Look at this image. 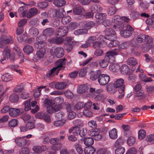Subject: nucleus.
I'll return each mask as SVG.
<instances>
[{
    "instance_id": "5",
    "label": "nucleus",
    "mask_w": 154,
    "mask_h": 154,
    "mask_svg": "<svg viewBox=\"0 0 154 154\" xmlns=\"http://www.w3.org/2000/svg\"><path fill=\"white\" fill-rule=\"evenodd\" d=\"M124 81L122 79H119L116 80L113 83L114 88H119L118 91L120 93L122 94L124 92L125 90V85H124Z\"/></svg>"
},
{
    "instance_id": "21",
    "label": "nucleus",
    "mask_w": 154,
    "mask_h": 154,
    "mask_svg": "<svg viewBox=\"0 0 154 154\" xmlns=\"http://www.w3.org/2000/svg\"><path fill=\"white\" fill-rule=\"evenodd\" d=\"M54 30L53 28H48L45 29L43 31V35L45 36H50L54 33Z\"/></svg>"
},
{
    "instance_id": "8",
    "label": "nucleus",
    "mask_w": 154,
    "mask_h": 154,
    "mask_svg": "<svg viewBox=\"0 0 154 154\" xmlns=\"http://www.w3.org/2000/svg\"><path fill=\"white\" fill-rule=\"evenodd\" d=\"M125 29L122 30L120 32L121 35L125 38L130 37L132 34L131 32L134 31V29L130 25L125 26Z\"/></svg>"
},
{
    "instance_id": "58",
    "label": "nucleus",
    "mask_w": 154,
    "mask_h": 154,
    "mask_svg": "<svg viewBox=\"0 0 154 154\" xmlns=\"http://www.w3.org/2000/svg\"><path fill=\"white\" fill-rule=\"evenodd\" d=\"M83 114L88 117H90L92 116V113L89 109H85L83 111Z\"/></svg>"
},
{
    "instance_id": "1",
    "label": "nucleus",
    "mask_w": 154,
    "mask_h": 154,
    "mask_svg": "<svg viewBox=\"0 0 154 154\" xmlns=\"http://www.w3.org/2000/svg\"><path fill=\"white\" fill-rule=\"evenodd\" d=\"M115 51H110L107 52L104 58L100 61V65L101 67L103 68L106 67L108 65L110 60H114V56L118 54V52L116 51V49H115Z\"/></svg>"
},
{
    "instance_id": "64",
    "label": "nucleus",
    "mask_w": 154,
    "mask_h": 154,
    "mask_svg": "<svg viewBox=\"0 0 154 154\" xmlns=\"http://www.w3.org/2000/svg\"><path fill=\"white\" fill-rule=\"evenodd\" d=\"M137 152L135 147H131L128 151L126 154H136Z\"/></svg>"
},
{
    "instance_id": "15",
    "label": "nucleus",
    "mask_w": 154,
    "mask_h": 154,
    "mask_svg": "<svg viewBox=\"0 0 154 154\" xmlns=\"http://www.w3.org/2000/svg\"><path fill=\"white\" fill-rule=\"evenodd\" d=\"M109 42L106 40L102 39L100 41H95L93 42V47L94 48H103Z\"/></svg>"
},
{
    "instance_id": "39",
    "label": "nucleus",
    "mask_w": 154,
    "mask_h": 154,
    "mask_svg": "<svg viewBox=\"0 0 154 154\" xmlns=\"http://www.w3.org/2000/svg\"><path fill=\"white\" fill-rule=\"evenodd\" d=\"M3 81L5 82H9L12 80V76L8 74H5L3 75L2 77Z\"/></svg>"
},
{
    "instance_id": "29",
    "label": "nucleus",
    "mask_w": 154,
    "mask_h": 154,
    "mask_svg": "<svg viewBox=\"0 0 154 154\" xmlns=\"http://www.w3.org/2000/svg\"><path fill=\"white\" fill-rule=\"evenodd\" d=\"M101 72L100 70H98L94 73H91L90 77V79L93 81L97 79H98L100 75Z\"/></svg>"
},
{
    "instance_id": "53",
    "label": "nucleus",
    "mask_w": 154,
    "mask_h": 154,
    "mask_svg": "<svg viewBox=\"0 0 154 154\" xmlns=\"http://www.w3.org/2000/svg\"><path fill=\"white\" fill-rule=\"evenodd\" d=\"M87 32V30L85 29H79L75 30L74 32V34L76 35H79L86 33Z\"/></svg>"
},
{
    "instance_id": "7",
    "label": "nucleus",
    "mask_w": 154,
    "mask_h": 154,
    "mask_svg": "<svg viewBox=\"0 0 154 154\" xmlns=\"http://www.w3.org/2000/svg\"><path fill=\"white\" fill-rule=\"evenodd\" d=\"M109 76L106 74H102L101 71L100 75L98 78V82L101 85H105L107 84L110 80Z\"/></svg>"
},
{
    "instance_id": "12",
    "label": "nucleus",
    "mask_w": 154,
    "mask_h": 154,
    "mask_svg": "<svg viewBox=\"0 0 154 154\" xmlns=\"http://www.w3.org/2000/svg\"><path fill=\"white\" fill-rule=\"evenodd\" d=\"M127 63L131 67L130 69L131 71H134L136 69L135 66L138 64V62L135 58L133 57H131L127 60Z\"/></svg>"
},
{
    "instance_id": "38",
    "label": "nucleus",
    "mask_w": 154,
    "mask_h": 154,
    "mask_svg": "<svg viewBox=\"0 0 154 154\" xmlns=\"http://www.w3.org/2000/svg\"><path fill=\"white\" fill-rule=\"evenodd\" d=\"M66 3L65 0H54V3L57 7H62Z\"/></svg>"
},
{
    "instance_id": "11",
    "label": "nucleus",
    "mask_w": 154,
    "mask_h": 154,
    "mask_svg": "<svg viewBox=\"0 0 154 154\" xmlns=\"http://www.w3.org/2000/svg\"><path fill=\"white\" fill-rule=\"evenodd\" d=\"M146 42L142 45V48L145 50H147L150 49L153 45V39L149 35H146Z\"/></svg>"
},
{
    "instance_id": "17",
    "label": "nucleus",
    "mask_w": 154,
    "mask_h": 154,
    "mask_svg": "<svg viewBox=\"0 0 154 154\" xmlns=\"http://www.w3.org/2000/svg\"><path fill=\"white\" fill-rule=\"evenodd\" d=\"M63 41L64 39L63 38L57 37H54L48 39V42L50 44H55L57 45L61 44Z\"/></svg>"
},
{
    "instance_id": "16",
    "label": "nucleus",
    "mask_w": 154,
    "mask_h": 154,
    "mask_svg": "<svg viewBox=\"0 0 154 154\" xmlns=\"http://www.w3.org/2000/svg\"><path fill=\"white\" fill-rule=\"evenodd\" d=\"M25 137H18L15 140L16 144L19 147H21L25 146L26 143V140L25 139Z\"/></svg>"
},
{
    "instance_id": "36",
    "label": "nucleus",
    "mask_w": 154,
    "mask_h": 154,
    "mask_svg": "<svg viewBox=\"0 0 154 154\" xmlns=\"http://www.w3.org/2000/svg\"><path fill=\"white\" fill-rule=\"evenodd\" d=\"M109 69L112 71L116 72H117L119 70L120 67L118 64H112L110 65Z\"/></svg>"
},
{
    "instance_id": "9",
    "label": "nucleus",
    "mask_w": 154,
    "mask_h": 154,
    "mask_svg": "<svg viewBox=\"0 0 154 154\" xmlns=\"http://www.w3.org/2000/svg\"><path fill=\"white\" fill-rule=\"evenodd\" d=\"M46 39V38L42 35H40L39 37H37L36 39L38 42L35 43V47L41 49V48L46 45L45 41Z\"/></svg>"
},
{
    "instance_id": "4",
    "label": "nucleus",
    "mask_w": 154,
    "mask_h": 154,
    "mask_svg": "<svg viewBox=\"0 0 154 154\" xmlns=\"http://www.w3.org/2000/svg\"><path fill=\"white\" fill-rule=\"evenodd\" d=\"M11 50L9 48L5 49L3 52V55L4 57L1 59V61H3L6 59H9L11 62H13L14 61L15 54L13 53L11 54Z\"/></svg>"
},
{
    "instance_id": "31",
    "label": "nucleus",
    "mask_w": 154,
    "mask_h": 154,
    "mask_svg": "<svg viewBox=\"0 0 154 154\" xmlns=\"http://www.w3.org/2000/svg\"><path fill=\"white\" fill-rule=\"evenodd\" d=\"M23 51L27 54H29L33 52V49L32 46L26 45L24 47Z\"/></svg>"
},
{
    "instance_id": "18",
    "label": "nucleus",
    "mask_w": 154,
    "mask_h": 154,
    "mask_svg": "<svg viewBox=\"0 0 154 154\" xmlns=\"http://www.w3.org/2000/svg\"><path fill=\"white\" fill-rule=\"evenodd\" d=\"M63 49L61 47H58L55 49L54 51V55L58 58H61L64 55Z\"/></svg>"
},
{
    "instance_id": "57",
    "label": "nucleus",
    "mask_w": 154,
    "mask_h": 154,
    "mask_svg": "<svg viewBox=\"0 0 154 154\" xmlns=\"http://www.w3.org/2000/svg\"><path fill=\"white\" fill-rule=\"evenodd\" d=\"M48 5V3L46 2H40L38 4V6L41 9H43L46 8Z\"/></svg>"
},
{
    "instance_id": "45",
    "label": "nucleus",
    "mask_w": 154,
    "mask_h": 154,
    "mask_svg": "<svg viewBox=\"0 0 154 154\" xmlns=\"http://www.w3.org/2000/svg\"><path fill=\"white\" fill-rule=\"evenodd\" d=\"M18 120L17 119H13L8 122V126L10 127H14L18 124Z\"/></svg>"
},
{
    "instance_id": "34",
    "label": "nucleus",
    "mask_w": 154,
    "mask_h": 154,
    "mask_svg": "<svg viewBox=\"0 0 154 154\" xmlns=\"http://www.w3.org/2000/svg\"><path fill=\"white\" fill-rule=\"evenodd\" d=\"M55 121L53 123L54 125L56 127H60L63 126L65 123L66 120L65 119Z\"/></svg>"
},
{
    "instance_id": "48",
    "label": "nucleus",
    "mask_w": 154,
    "mask_h": 154,
    "mask_svg": "<svg viewBox=\"0 0 154 154\" xmlns=\"http://www.w3.org/2000/svg\"><path fill=\"white\" fill-rule=\"evenodd\" d=\"M71 20V18L69 16H67L65 17H63L62 18V22L63 24L65 25L69 23Z\"/></svg>"
},
{
    "instance_id": "43",
    "label": "nucleus",
    "mask_w": 154,
    "mask_h": 154,
    "mask_svg": "<svg viewBox=\"0 0 154 154\" xmlns=\"http://www.w3.org/2000/svg\"><path fill=\"white\" fill-rule=\"evenodd\" d=\"M135 137L132 136H130L127 139V142L129 146H131L135 143Z\"/></svg>"
},
{
    "instance_id": "20",
    "label": "nucleus",
    "mask_w": 154,
    "mask_h": 154,
    "mask_svg": "<svg viewBox=\"0 0 154 154\" xmlns=\"http://www.w3.org/2000/svg\"><path fill=\"white\" fill-rule=\"evenodd\" d=\"M66 28L65 27L58 28L56 30V34L58 35L63 37L67 33Z\"/></svg>"
},
{
    "instance_id": "56",
    "label": "nucleus",
    "mask_w": 154,
    "mask_h": 154,
    "mask_svg": "<svg viewBox=\"0 0 154 154\" xmlns=\"http://www.w3.org/2000/svg\"><path fill=\"white\" fill-rule=\"evenodd\" d=\"M129 45V43L128 42H125L120 44L119 46V47L120 49H126L128 47Z\"/></svg>"
},
{
    "instance_id": "14",
    "label": "nucleus",
    "mask_w": 154,
    "mask_h": 154,
    "mask_svg": "<svg viewBox=\"0 0 154 154\" xmlns=\"http://www.w3.org/2000/svg\"><path fill=\"white\" fill-rule=\"evenodd\" d=\"M45 51L44 49H40L36 52V55L33 58L34 61L37 62L40 59L43 58L44 56Z\"/></svg>"
},
{
    "instance_id": "24",
    "label": "nucleus",
    "mask_w": 154,
    "mask_h": 154,
    "mask_svg": "<svg viewBox=\"0 0 154 154\" xmlns=\"http://www.w3.org/2000/svg\"><path fill=\"white\" fill-rule=\"evenodd\" d=\"M38 10L35 8H32L29 10L27 13L26 16L27 18H30L36 15L38 13Z\"/></svg>"
},
{
    "instance_id": "62",
    "label": "nucleus",
    "mask_w": 154,
    "mask_h": 154,
    "mask_svg": "<svg viewBox=\"0 0 154 154\" xmlns=\"http://www.w3.org/2000/svg\"><path fill=\"white\" fill-rule=\"evenodd\" d=\"M115 88H114L113 86V87H112V86H108L107 89V91L109 93L113 94L116 91V90Z\"/></svg>"
},
{
    "instance_id": "27",
    "label": "nucleus",
    "mask_w": 154,
    "mask_h": 154,
    "mask_svg": "<svg viewBox=\"0 0 154 154\" xmlns=\"http://www.w3.org/2000/svg\"><path fill=\"white\" fill-rule=\"evenodd\" d=\"M9 99L11 102L17 103L19 100V96L16 94L13 93L10 95Z\"/></svg>"
},
{
    "instance_id": "13",
    "label": "nucleus",
    "mask_w": 154,
    "mask_h": 154,
    "mask_svg": "<svg viewBox=\"0 0 154 154\" xmlns=\"http://www.w3.org/2000/svg\"><path fill=\"white\" fill-rule=\"evenodd\" d=\"M100 130L97 128L88 131L89 134L91 136L94 137V139L97 140H99L102 138V136L100 134Z\"/></svg>"
},
{
    "instance_id": "26",
    "label": "nucleus",
    "mask_w": 154,
    "mask_h": 154,
    "mask_svg": "<svg viewBox=\"0 0 154 154\" xmlns=\"http://www.w3.org/2000/svg\"><path fill=\"white\" fill-rule=\"evenodd\" d=\"M83 142L86 146H91L94 144V140L91 137H87L84 139Z\"/></svg>"
},
{
    "instance_id": "63",
    "label": "nucleus",
    "mask_w": 154,
    "mask_h": 154,
    "mask_svg": "<svg viewBox=\"0 0 154 154\" xmlns=\"http://www.w3.org/2000/svg\"><path fill=\"white\" fill-rule=\"evenodd\" d=\"M110 151L105 149H102L98 150L97 154H110Z\"/></svg>"
},
{
    "instance_id": "47",
    "label": "nucleus",
    "mask_w": 154,
    "mask_h": 154,
    "mask_svg": "<svg viewBox=\"0 0 154 154\" xmlns=\"http://www.w3.org/2000/svg\"><path fill=\"white\" fill-rule=\"evenodd\" d=\"M125 152V149L124 147L119 146L116 149L115 153L116 154H123Z\"/></svg>"
},
{
    "instance_id": "52",
    "label": "nucleus",
    "mask_w": 154,
    "mask_h": 154,
    "mask_svg": "<svg viewBox=\"0 0 154 154\" xmlns=\"http://www.w3.org/2000/svg\"><path fill=\"white\" fill-rule=\"evenodd\" d=\"M138 134L139 139L141 140L145 137L146 132L144 130L141 129L139 131Z\"/></svg>"
},
{
    "instance_id": "55",
    "label": "nucleus",
    "mask_w": 154,
    "mask_h": 154,
    "mask_svg": "<svg viewBox=\"0 0 154 154\" xmlns=\"http://www.w3.org/2000/svg\"><path fill=\"white\" fill-rule=\"evenodd\" d=\"M52 100L48 99H46L44 101L43 106L44 107L51 106L52 104Z\"/></svg>"
},
{
    "instance_id": "61",
    "label": "nucleus",
    "mask_w": 154,
    "mask_h": 154,
    "mask_svg": "<svg viewBox=\"0 0 154 154\" xmlns=\"http://www.w3.org/2000/svg\"><path fill=\"white\" fill-rule=\"evenodd\" d=\"M83 105L84 104L82 103L79 102L74 106V108L77 110H80L83 108Z\"/></svg>"
},
{
    "instance_id": "35",
    "label": "nucleus",
    "mask_w": 154,
    "mask_h": 154,
    "mask_svg": "<svg viewBox=\"0 0 154 154\" xmlns=\"http://www.w3.org/2000/svg\"><path fill=\"white\" fill-rule=\"evenodd\" d=\"M109 135L110 138L112 139H115L117 137L116 130L114 128L109 132Z\"/></svg>"
},
{
    "instance_id": "46",
    "label": "nucleus",
    "mask_w": 154,
    "mask_h": 154,
    "mask_svg": "<svg viewBox=\"0 0 154 154\" xmlns=\"http://www.w3.org/2000/svg\"><path fill=\"white\" fill-rule=\"evenodd\" d=\"M66 84L64 82H57L56 85V89H62L66 87Z\"/></svg>"
},
{
    "instance_id": "44",
    "label": "nucleus",
    "mask_w": 154,
    "mask_h": 154,
    "mask_svg": "<svg viewBox=\"0 0 154 154\" xmlns=\"http://www.w3.org/2000/svg\"><path fill=\"white\" fill-rule=\"evenodd\" d=\"M63 147L62 144L61 143H57L51 147L52 149L54 151H57Z\"/></svg>"
},
{
    "instance_id": "37",
    "label": "nucleus",
    "mask_w": 154,
    "mask_h": 154,
    "mask_svg": "<svg viewBox=\"0 0 154 154\" xmlns=\"http://www.w3.org/2000/svg\"><path fill=\"white\" fill-rule=\"evenodd\" d=\"M123 74H128L129 71L128 66L126 65H123L119 69Z\"/></svg>"
},
{
    "instance_id": "33",
    "label": "nucleus",
    "mask_w": 154,
    "mask_h": 154,
    "mask_svg": "<svg viewBox=\"0 0 154 154\" xmlns=\"http://www.w3.org/2000/svg\"><path fill=\"white\" fill-rule=\"evenodd\" d=\"M146 36L144 34H140L137 37L136 41L139 43L143 42L146 40Z\"/></svg>"
},
{
    "instance_id": "10",
    "label": "nucleus",
    "mask_w": 154,
    "mask_h": 154,
    "mask_svg": "<svg viewBox=\"0 0 154 154\" xmlns=\"http://www.w3.org/2000/svg\"><path fill=\"white\" fill-rule=\"evenodd\" d=\"M14 42L13 37L10 35H3L2 36L1 43L2 46L9 44H13Z\"/></svg>"
},
{
    "instance_id": "60",
    "label": "nucleus",
    "mask_w": 154,
    "mask_h": 154,
    "mask_svg": "<svg viewBox=\"0 0 154 154\" xmlns=\"http://www.w3.org/2000/svg\"><path fill=\"white\" fill-rule=\"evenodd\" d=\"M21 117L25 122H26L31 119V116L29 114H25L22 115Z\"/></svg>"
},
{
    "instance_id": "2",
    "label": "nucleus",
    "mask_w": 154,
    "mask_h": 154,
    "mask_svg": "<svg viewBox=\"0 0 154 154\" xmlns=\"http://www.w3.org/2000/svg\"><path fill=\"white\" fill-rule=\"evenodd\" d=\"M129 20V19L127 17H120L119 15L115 16L112 20L113 23L115 24V26L117 28H119L120 29H122L123 27H124V23H127Z\"/></svg>"
},
{
    "instance_id": "22",
    "label": "nucleus",
    "mask_w": 154,
    "mask_h": 154,
    "mask_svg": "<svg viewBox=\"0 0 154 154\" xmlns=\"http://www.w3.org/2000/svg\"><path fill=\"white\" fill-rule=\"evenodd\" d=\"M20 110L19 109L11 108L10 110L9 115L13 117L17 116L20 115Z\"/></svg>"
},
{
    "instance_id": "23",
    "label": "nucleus",
    "mask_w": 154,
    "mask_h": 154,
    "mask_svg": "<svg viewBox=\"0 0 154 154\" xmlns=\"http://www.w3.org/2000/svg\"><path fill=\"white\" fill-rule=\"evenodd\" d=\"M102 10V8L96 4L93 5L91 7V11L93 14H97L101 11Z\"/></svg>"
},
{
    "instance_id": "40",
    "label": "nucleus",
    "mask_w": 154,
    "mask_h": 154,
    "mask_svg": "<svg viewBox=\"0 0 154 154\" xmlns=\"http://www.w3.org/2000/svg\"><path fill=\"white\" fill-rule=\"evenodd\" d=\"M29 33L32 35L36 36L39 33L38 30L34 27H32L29 30Z\"/></svg>"
},
{
    "instance_id": "3",
    "label": "nucleus",
    "mask_w": 154,
    "mask_h": 154,
    "mask_svg": "<svg viewBox=\"0 0 154 154\" xmlns=\"http://www.w3.org/2000/svg\"><path fill=\"white\" fill-rule=\"evenodd\" d=\"M106 35L104 37L105 40L114 41L116 40V37L115 35V31L112 29L107 28L105 30Z\"/></svg>"
},
{
    "instance_id": "50",
    "label": "nucleus",
    "mask_w": 154,
    "mask_h": 154,
    "mask_svg": "<svg viewBox=\"0 0 154 154\" xmlns=\"http://www.w3.org/2000/svg\"><path fill=\"white\" fill-rule=\"evenodd\" d=\"M106 14L105 13L99 14L98 13L96 14L95 15L96 18L99 19V20H102L105 18Z\"/></svg>"
},
{
    "instance_id": "59",
    "label": "nucleus",
    "mask_w": 154,
    "mask_h": 154,
    "mask_svg": "<svg viewBox=\"0 0 154 154\" xmlns=\"http://www.w3.org/2000/svg\"><path fill=\"white\" fill-rule=\"evenodd\" d=\"M87 72V68H84L81 69L80 72L79 73V75L80 77H84Z\"/></svg>"
},
{
    "instance_id": "49",
    "label": "nucleus",
    "mask_w": 154,
    "mask_h": 154,
    "mask_svg": "<svg viewBox=\"0 0 154 154\" xmlns=\"http://www.w3.org/2000/svg\"><path fill=\"white\" fill-rule=\"evenodd\" d=\"M65 113L62 112H60L57 113L55 114V117L58 119L62 120L64 119Z\"/></svg>"
},
{
    "instance_id": "30",
    "label": "nucleus",
    "mask_w": 154,
    "mask_h": 154,
    "mask_svg": "<svg viewBox=\"0 0 154 154\" xmlns=\"http://www.w3.org/2000/svg\"><path fill=\"white\" fill-rule=\"evenodd\" d=\"M80 128L78 126H75L71 128L69 130V133H72L74 135H79Z\"/></svg>"
},
{
    "instance_id": "42",
    "label": "nucleus",
    "mask_w": 154,
    "mask_h": 154,
    "mask_svg": "<svg viewBox=\"0 0 154 154\" xmlns=\"http://www.w3.org/2000/svg\"><path fill=\"white\" fill-rule=\"evenodd\" d=\"M30 100L25 101L23 105L24 106V110L25 111H27L31 109L30 105Z\"/></svg>"
},
{
    "instance_id": "54",
    "label": "nucleus",
    "mask_w": 154,
    "mask_h": 154,
    "mask_svg": "<svg viewBox=\"0 0 154 154\" xmlns=\"http://www.w3.org/2000/svg\"><path fill=\"white\" fill-rule=\"evenodd\" d=\"M95 25V23L93 21H90L85 24V27L88 29L93 27Z\"/></svg>"
},
{
    "instance_id": "32",
    "label": "nucleus",
    "mask_w": 154,
    "mask_h": 154,
    "mask_svg": "<svg viewBox=\"0 0 154 154\" xmlns=\"http://www.w3.org/2000/svg\"><path fill=\"white\" fill-rule=\"evenodd\" d=\"M73 12L77 15H83L85 12V10L82 8L77 7L73 9Z\"/></svg>"
},
{
    "instance_id": "25",
    "label": "nucleus",
    "mask_w": 154,
    "mask_h": 154,
    "mask_svg": "<svg viewBox=\"0 0 154 154\" xmlns=\"http://www.w3.org/2000/svg\"><path fill=\"white\" fill-rule=\"evenodd\" d=\"M88 86L85 85H80L77 89V92L79 94H82L88 90Z\"/></svg>"
},
{
    "instance_id": "19",
    "label": "nucleus",
    "mask_w": 154,
    "mask_h": 154,
    "mask_svg": "<svg viewBox=\"0 0 154 154\" xmlns=\"http://www.w3.org/2000/svg\"><path fill=\"white\" fill-rule=\"evenodd\" d=\"M54 12L57 17L62 18L65 14V12L63 8H57L54 10Z\"/></svg>"
},
{
    "instance_id": "28",
    "label": "nucleus",
    "mask_w": 154,
    "mask_h": 154,
    "mask_svg": "<svg viewBox=\"0 0 154 154\" xmlns=\"http://www.w3.org/2000/svg\"><path fill=\"white\" fill-rule=\"evenodd\" d=\"M95 151L94 147L90 146L86 147L84 150V152L85 154H93Z\"/></svg>"
},
{
    "instance_id": "51",
    "label": "nucleus",
    "mask_w": 154,
    "mask_h": 154,
    "mask_svg": "<svg viewBox=\"0 0 154 154\" xmlns=\"http://www.w3.org/2000/svg\"><path fill=\"white\" fill-rule=\"evenodd\" d=\"M29 152V150L27 147H24L21 148L19 151L20 154H28Z\"/></svg>"
},
{
    "instance_id": "6",
    "label": "nucleus",
    "mask_w": 154,
    "mask_h": 154,
    "mask_svg": "<svg viewBox=\"0 0 154 154\" xmlns=\"http://www.w3.org/2000/svg\"><path fill=\"white\" fill-rule=\"evenodd\" d=\"M66 59L64 58L60 59L56 62L55 63L56 66L54 67L55 68V70L57 71L56 75L58 74L60 70L64 69L65 67L64 65L66 64Z\"/></svg>"
},
{
    "instance_id": "41",
    "label": "nucleus",
    "mask_w": 154,
    "mask_h": 154,
    "mask_svg": "<svg viewBox=\"0 0 154 154\" xmlns=\"http://www.w3.org/2000/svg\"><path fill=\"white\" fill-rule=\"evenodd\" d=\"M56 71L55 70V68H53L46 74V76L48 78H50L54 76L56 74Z\"/></svg>"
}]
</instances>
